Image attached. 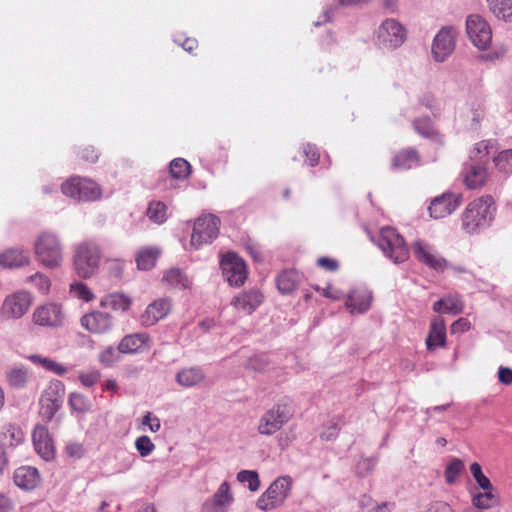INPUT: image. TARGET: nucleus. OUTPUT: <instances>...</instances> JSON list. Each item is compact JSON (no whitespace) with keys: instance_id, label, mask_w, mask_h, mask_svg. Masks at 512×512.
Returning a JSON list of instances; mask_svg holds the SVG:
<instances>
[{"instance_id":"1","label":"nucleus","mask_w":512,"mask_h":512,"mask_svg":"<svg viewBox=\"0 0 512 512\" xmlns=\"http://www.w3.org/2000/svg\"><path fill=\"white\" fill-rule=\"evenodd\" d=\"M496 211L495 203L490 195L481 196L470 202L461 218L462 228L469 234L488 227Z\"/></svg>"},{"instance_id":"2","label":"nucleus","mask_w":512,"mask_h":512,"mask_svg":"<svg viewBox=\"0 0 512 512\" xmlns=\"http://www.w3.org/2000/svg\"><path fill=\"white\" fill-rule=\"evenodd\" d=\"M99 245L92 240L79 243L74 251V268L81 278L91 277L98 269L101 261Z\"/></svg>"},{"instance_id":"3","label":"nucleus","mask_w":512,"mask_h":512,"mask_svg":"<svg viewBox=\"0 0 512 512\" xmlns=\"http://www.w3.org/2000/svg\"><path fill=\"white\" fill-rule=\"evenodd\" d=\"M37 260L46 268H58L63 262V247L57 235L41 234L34 244Z\"/></svg>"},{"instance_id":"4","label":"nucleus","mask_w":512,"mask_h":512,"mask_svg":"<svg viewBox=\"0 0 512 512\" xmlns=\"http://www.w3.org/2000/svg\"><path fill=\"white\" fill-rule=\"evenodd\" d=\"M378 247L393 263H403L409 258V249L404 238L393 227H384L380 231Z\"/></svg>"},{"instance_id":"5","label":"nucleus","mask_w":512,"mask_h":512,"mask_svg":"<svg viewBox=\"0 0 512 512\" xmlns=\"http://www.w3.org/2000/svg\"><path fill=\"white\" fill-rule=\"evenodd\" d=\"M292 417L293 410L290 403L286 401L278 402L261 416L257 431L261 435L271 436L278 432Z\"/></svg>"},{"instance_id":"6","label":"nucleus","mask_w":512,"mask_h":512,"mask_svg":"<svg viewBox=\"0 0 512 512\" xmlns=\"http://www.w3.org/2000/svg\"><path fill=\"white\" fill-rule=\"evenodd\" d=\"M292 479L281 476L274 480L257 500V507L262 511H270L281 506L290 495Z\"/></svg>"},{"instance_id":"7","label":"nucleus","mask_w":512,"mask_h":512,"mask_svg":"<svg viewBox=\"0 0 512 512\" xmlns=\"http://www.w3.org/2000/svg\"><path fill=\"white\" fill-rule=\"evenodd\" d=\"M407 40V29L394 18L385 19L376 30V43L385 50H395Z\"/></svg>"},{"instance_id":"8","label":"nucleus","mask_w":512,"mask_h":512,"mask_svg":"<svg viewBox=\"0 0 512 512\" xmlns=\"http://www.w3.org/2000/svg\"><path fill=\"white\" fill-rule=\"evenodd\" d=\"M220 219L213 214L199 216L193 227L190 245L194 249H200L203 245L213 242L219 234Z\"/></svg>"},{"instance_id":"9","label":"nucleus","mask_w":512,"mask_h":512,"mask_svg":"<svg viewBox=\"0 0 512 512\" xmlns=\"http://www.w3.org/2000/svg\"><path fill=\"white\" fill-rule=\"evenodd\" d=\"M64 195L78 201L98 200L102 191L100 186L91 179L74 176L69 178L61 186Z\"/></svg>"},{"instance_id":"10","label":"nucleus","mask_w":512,"mask_h":512,"mask_svg":"<svg viewBox=\"0 0 512 512\" xmlns=\"http://www.w3.org/2000/svg\"><path fill=\"white\" fill-rule=\"evenodd\" d=\"M65 395V385L60 380H52L43 391L39 404V414L42 419L49 422L61 408Z\"/></svg>"},{"instance_id":"11","label":"nucleus","mask_w":512,"mask_h":512,"mask_svg":"<svg viewBox=\"0 0 512 512\" xmlns=\"http://www.w3.org/2000/svg\"><path fill=\"white\" fill-rule=\"evenodd\" d=\"M466 31L469 39L480 50L487 49L492 42V30L488 22L480 15L467 17Z\"/></svg>"},{"instance_id":"12","label":"nucleus","mask_w":512,"mask_h":512,"mask_svg":"<svg viewBox=\"0 0 512 512\" xmlns=\"http://www.w3.org/2000/svg\"><path fill=\"white\" fill-rule=\"evenodd\" d=\"M223 276L230 285L239 287L247 278V267L242 258L233 252H228L220 262Z\"/></svg>"},{"instance_id":"13","label":"nucleus","mask_w":512,"mask_h":512,"mask_svg":"<svg viewBox=\"0 0 512 512\" xmlns=\"http://www.w3.org/2000/svg\"><path fill=\"white\" fill-rule=\"evenodd\" d=\"M414 257L425 266L437 271L443 272L448 267L445 258L439 256L435 248L423 240H416L412 244Z\"/></svg>"},{"instance_id":"14","label":"nucleus","mask_w":512,"mask_h":512,"mask_svg":"<svg viewBox=\"0 0 512 512\" xmlns=\"http://www.w3.org/2000/svg\"><path fill=\"white\" fill-rule=\"evenodd\" d=\"M456 31L453 27H443L436 34L432 44V55L437 62L445 61L455 49Z\"/></svg>"},{"instance_id":"15","label":"nucleus","mask_w":512,"mask_h":512,"mask_svg":"<svg viewBox=\"0 0 512 512\" xmlns=\"http://www.w3.org/2000/svg\"><path fill=\"white\" fill-rule=\"evenodd\" d=\"M234 501L230 484L224 481L201 505L200 512H227Z\"/></svg>"},{"instance_id":"16","label":"nucleus","mask_w":512,"mask_h":512,"mask_svg":"<svg viewBox=\"0 0 512 512\" xmlns=\"http://www.w3.org/2000/svg\"><path fill=\"white\" fill-rule=\"evenodd\" d=\"M65 314L62 306L56 303H46L33 312V321L44 327H59L63 325Z\"/></svg>"},{"instance_id":"17","label":"nucleus","mask_w":512,"mask_h":512,"mask_svg":"<svg viewBox=\"0 0 512 512\" xmlns=\"http://www.w3.org/2000/svg\"><path fill=\"white\" fill-rule=\"evenodd\" d=\"M264 295L257 288L239 292L231 300L233 308L243 315H251L263 302Z\"/></svg>"},{"instance_id":"18","label":"nucleus","mask_w":512,"mask_h":512,"mask_svg":"<svg viewBox=\"0 0 512 512\" xmlns=\"http://www.w3.org/2000/svg\"><path fill=\"white\" fill-rule=\"evenodd\" d=\"M32 299L29 293L15 292L7 296L2 305V312L10 318H21L29 309Z\"/></svg>"},{"instance_id":"19","label":"nucleus","mask_w":512,"mask_h":512,"mask_svg":"<svg viewBox=\"0 0 512 512\" xmlns=\"http://www.w3.org/2000/svg\"><path fill=\"white\" fill-rule=\"evenodd\" d=\"M461 203V196L453 193H443L434 198L429 206L430 216L441 219L454 212Z\"/></svg>"},{"instance_id":"20","label":"nucleus","mask_w":512,"mask_h":512,"mask_svg":"<svg viewBox=\"0 0 512 512\" xmlns=\"http://www.w3.org/2000/svg\"><path fill=\"white\" fill-rule=\"evenodd\" d=\"M171 300L159 298L150 303L140 316V322L144 327H151L164 319L171 311Z\"/></svg>"},{"instance_id":"21","label":"nucleus","mask_w":512,"mask_h":512,"mask_svg":"<svg viewBox=\"0 0 512 512\" xmlns=\"http://www.w3.org/2000/svg\"><path fill=\"white\" fill-rule=\"evenodd\" d=\"M80 324L90 333L101 334L112 328L113 319L108 313L93 311L83 315Z\"/></svg>"},{"instance_id":"22","label":"nucleus","mask_w":512,"mask_h":512,"mask_svg":"<svg viewBox=\"0 0 512 512\" xmlns=\"http://www.w3.org/2000/svg\"><path fill=\"white\" fill-rule=\"evenodd\" d=\"M372 300L371 291L364 288L354 289L346 299V307L352 314H363L370 309Z\"/></svg>"},{"instance_id":"23","label":"nucleus","mask_w":512,"mask_h":512,"mask_svg":"<svg viewBox=\"0 0 512 512\" xmlns=\"http://www.w3.org/2000/svg\"><path fill=\"white\" fill-rule=\"evenodd\" d=\"M32 438L36 452L44 460H51L54 457L55 450L47 428L44 426L35 427Z\"/></svg>"},{"instance_id":"24","label":"nucleus","mask_w":512,"mask_h":512,"mask_svg":"<svg viewBox=\"0 0 512 512\" xmlns=\"http://www.w3.org/2000/svg\"><path fill=\"white\" fill-rule=\"evenodd\" d=\"M150 347V336L147 333H134L126 335L118 344L122 354H134Z\"/></svg>"},{"instance_id":"25","label":"nucleus","mask_w":512,"mask_h":512,"mask_svg":"<svg viewBox=\"0 0 512 512\" xmlns=\"http://www.w3.org/2000/svg\"><path fill=\"white\" fill-rule=\"evenodd\" d=\"M463 177L468 188H480L487 180L486 167L483 163H466L463 169Z\"/></svg>"},{"instance_id":"26","label":"nucleus","mask_w":512,"mask_h":512,"mask_svg":"<svg viewBox=\"0 0 512 512\" xmlns=\"http://www.w3.org/2000/svg\"><path fill=\"white\" fill-rule=\"evenodd\" d=\"M446 345V324L444 318L436 316L430 322L429 333L426 339L428 350Z\"/></svg>"},{"instance_id":"27","label":"nucleus","mask_w":512,"mask_h":512,"mask_svg":"<svg viewBox=\"0 0 512 512\" xmlns=\"http://www.w3.org/2000/svg\"><path fill=\"white\" fill-rule=\"evenodd\" d=\"M14 483L23 490L35 489L41 481L39 472L31 466H21L14 471Z\"/></svg>"},{"instance_id":"28","label":"nucleus","mask_w":512,"mask_h":512,"mask_svg":"<svg viewBox=\"0 0 512 512\" xmlns=\"http://www.w3.org/2000/svg\"><path fill=\"white\" fill-rule=\"evenodd\" d=\"M420 164V155L414 148H408L399 151L391 162V168L393 170H408L412 169Z\"/></svg>"},{"instance_id":"29","label":"nucleus","mask_w":512,"mask_h":512,"mask_svg":"<svg viewBox=\"0 0 512 512\" xmlns=\"http://www.w3.org/2000/svg\"><path fill=\"white\" fill-rule=\"evenodd\" d=\"M27 251L20 248H9L0 253V265L4 268H18L29 263Z\"/></svg>"},{"instance_id":"30","label":"nucleus","mask_w":512,"mask_h":512,"mask_svg":"<svg viewBox=\"0 0 512 512\" xmlns=\"http://www.w3.org/2000/svg\"><path fill=\"white\" fill-rule=\"evenodd\" d=\"M412 125L416 133L423 138L429 139L435 143H443L442 134L435 128L429 117L416 118L413 120Z\"/></svg>"},{"instance_id":"31","label":"nucleus","mask_w":512,"mask_h":512,"mask_svg":"<svg viewBox=\"0 0 512 512\" xmlns=\"http://www.w3.org/2000/svg\"><path fill=\"white\" fill-rule=\"evenodd\" d=\"M175 379L180 386L190 388L202 383L205 379V373L199 367L183 368L176 374Z\"/></svg>"},{"instance_id":"32","label":"nucleus","mask_w":512,"mask_h":512,"mask_svg":"<svg viewBox=\"0 0 512 512\" xmlns=\"http://www.w3.org/2000/svg\"><path fill=\"white\" fill-rule=\"evenodd\" d=\"M100 305L114 311L126 312L132 305V299L124 293L115 292L105 295L101 299Z\"/></svg>"},{"instance_id":"33","label":"nucleus","mask_w":512,"mask_h":512,"mask_svg":"<svg viewBox=\"0 0 512 512\" xmlns=\"http://www.w3.org/2000/svg\"><path fill=\"white\" fill-rule=\"evenodd\" d=\"M163 283L173 289L184 290L188 289L191 282L187 275L179 268H171L163 274Z\"/></svg>"},{"instance_id":"34","label":"nucleus","mask_w":512,"mask_h":512,"mask_svg":"<svg viewBox=\"0 0 512 512\" xmlns=\"http://www.w3.org/2000/svg\"><path fill=\"white\" fill-rule=\"evenodd\" d=\"M301 281L300 274L295 270H285L277 277V288L283 294L294 291Z\"/></svg>"},{"instance_id":"35","label":"nucleus","mask_w":512,"mask_h":512,"mask_svg":"<svg viewBox=\"0 0 512 512\" xmlns=\"http://www.w3.org/2000/svg\"><path fill=\"white\" fill-rule=\"evenodd\" d=\"M433 310L437 313L459 314L463 311V303L458 297L446 296L433 304Z\"/></svg>"},{"instance_id":"36","label":"nucleus","mask_w":512,"mask_h":512,"mask_svg":"<svg viewBox=\"0 0 512 512\" xmlns=\"http://www.w3.org/2000/svg\"><path fill=\"white\" fill-rule=\"evenodd\" d=\"M28 359L36 364L44 368L46 371L52 372L58 376H63L66 374L69 369L62 363H59L51 358L43 357L41 355L33 354L28 356Z\"/></svg>"},{"instance_id":"37","label":"nucleus","mask_w":512,"mask_h":512,"mask_svg":"<svg viewBox=\"0 0 512 512\" xmlns=\"http://www.w3.org/2000/svg\"><path fill=\"white\" fill-rule=\"evenodd\" d=\"M490 11L498 19L512 21V0H487Z\"/></svg>"},{"instance_id":"38","label":"nucleus","mask_w":512,"mask_h":512,"mask_svg":"<svg viewBox=\"0 0 512 512\" xmlns=\"http://www.w3.org/2000/svg\"><path fill=\"white\" fill-rule=\"evenodd\" d=\"M24 432L22 429L12 423L3 425L1 429V439L8 443L10 447H16L24 441Z\"/></svg>"},{"instance_id":"39","label":"nucleus","mask_w":512,"mask_h":512,"mask_svg":"<svg viewBox=\"0 0 512 512\" xmlns=\"http://www.w3.org/2000/svg\"><path fill=\"white\" fill-rule=\"evenodd\" d=\"M160 255V250L157 248H143L136 256V263L139 269L149 270L153 268Z\"/></svg>"},{"instance_id":"40","label":"nucleus","mask_w":512,"mask_h":512,"mask_svg":"<svg viewBox=\"0 0 512 512\" xmlns=\"http://www.w3.org/2000/svg\"><path fill=\"white\" fill-rule=\"evenodd\" d=\"M494 148L493 140H482L474 145L470 151V160L474 163H483L488 159L491 149Z\"/></svg>"},{"instance_id":"41","label":"nucleus","mask_w":512,"mask_h":512,"mask_svg":"<svg viewBox=\"0 0 512 512\" xmlns=\"http://www.w3.org/2000/svg\"><path fill=\"white\" fill-rule=\"evenodd\" d=\"M190 164L183 158H176L169 166L170 175L174 179L184 180L190 175Z\"/></svg>"},{"instance_id":"42","label":"nucleus","mask_w":512,"mask_h":512,"mask_svg":"<svg viewBox=\"0 0 512 512\" xmlns=\"http://www.w3.org/2000/svg\"><path fill=\"white\" fill-rule=\"evenodd\" d=\"M167 207L163 202L153 201L149 204L147 209L148 218L156 223L162 224L167 219Z\"/></svg>"},{"instance_id":"43","label":"nucleus","mask_w":512,"mask_h":512,"mask_svg":"<svg viewBox=\"0 0 512 512\" xmlns=\"http://www.w3.org/2000/svg\"><path fill=\"white\" fill-rule=\"evenodd\" d=\"M68 404L73 411L81 414L87 413L91 410V402L81 393H71L69 395Z\"/></svg>"},{"instance_id":"44","label":"nucleus","mask_w":512,"mask_h":512,"mask_svg":"<svg viewBox=\"0 0 512 512\" xmlns=\"http://www.w3.org/2000/svg\"><path fill=\"white\" fill-rule=\"evenodd\" d=\"M497 170L504 174L512 173V149L501 151L493 158Z\"/></svg>"},{"instance_id":"45","label":"nucleus","mask_w":512,"mask_h":512,"mask_svg":"<svg viewBox=\"0 0 512 512\" xmlns=\"http://www.w3.org/2000/svg\"><path fill=\"white\" fill-rule=\"evenodd\" d=\"M120 354L122 353L119 352L118 347L114 348L113 346H108L100 351L98 361L105 367H112L120 360Z\"/></svg>"},{"instance_id":"46","label":"nucleus","mask_w":512,"mask_h":512,"mask_svg":"<svg viewBox=\"0 0 512 512\" xmlns=\"http://www.w3.org/2000/svg\"><path fill=\"white\" fill-rule=\"evenodd\" d=\"M496 502L497 498L492 490H484V492H480L472 498L473 505L479 509H488L495 505Z\"/></svg>"},{"instance_id":"47","label":"nucleus","mask_w":512,"mask_h":512,"mask_svg":"<svg viewBox=\"0 0 512 512\" xmlns=\"http://www.w3.org/2000/svg\"><path fill=\"white\" fill-rule=\"evenodd\" d=\"M237 480L240 483H247L248 489L252 492L260 488L259 475L254 470H242L237 474Z\"/></svg>"},{"instance_id":"48","label":"nucleus","mask_w":512,"mask_h":512,"mask_svg":"<svg viewBox=\"0 0 512 512\" xmlns=\"http://www.w3.org/2000/svg\"><path fill=\"white\" fill-rule=\"evenodd\" d=\"M464 469V463L458 458H454L447 466L444 472L445 480L448 484H454L457 477Z\"/></svg>"},{"instance_id":"49","label":"nucleus","mask_w":512,"mask_h":512,"mask_svg":"<svg viewBox=\"0 0 512 512\" xmlns=\"http://www.w3.org/2000/svg\"><path fill=\"white\" fill-rule=\"evenodd\" d=\"M7 380L10 386L15 388L24 387L27 382V371L24 368H14L7 374Z\"/></svg>"},{"instance_id":"50","label":"nucleus","mask_w":512,"mask_h":512,"mask_svg":"<svg viewBox=\"0 0 512 512\" xmlns=\"http://www.w3.org/2000/svg\"><path fill=\"white\" fill-rule=\"evenodd\" d=\"M470 471L475 481L483 490H493L490 480L483 474L479 463L474 462L470 465Z\"/></svg>"},{"instance_id":"51","label":"nucleus","mask_w":512,"mask_h":512,"mask_svg":"<svg viewBox=\"0 0 512 512\" xmlns=\"http://www.w3.org/2000/svg\"><path fill=\"white\" fill-rule=\"evenodd\" d=\"M135 448L141 457H147L154 451L155 445L148 436L142 435L135 440Z\"/></svg>"},{"instance_id":"52","label":"nucleus","mask_w":512,"mask_h":512,"mask_svg":"<svg viewBox=\"0 0 512 512\" xmlns=\"http://www.w3.org/2000/svg\"><path fill=\"white\" fill-rule=\"evenodd\" d=\"M79 381L85 387H92L96 385L101 379V372L98 369H91L89 371H82L79 373Z\"/></svg>"},{"instance_id":"53","label":"nucleus","mask_w":512,"mask_h":512,"mask_svg":"<svg viewBox=\"0 0 512 512\" xmlns=\"http://www.w3.org/2000/svg\"><path fill=\"white\" fill-rule=\"evenodd\" d=\"M70 292L77 298L89 302L93 299L94 295L87 287L86 284L76 282L70 285Z\"/></svg>"},{"instance_id":"54","label":"nucleus","mask_w":512,"mask_h":512,"mask_svg":"<svg viewBox=\"0 0 512 512\" xmlns=\"http://www.w3.org/2000/svg\"><path fill=\"white\" fill-rule=\"evenodd\" d=\"M28 280L36 286L40 293L46 294L49 292L51 285L50 280L42 273L31 275Z\"/></svg>"},{"instance_id":"55","label":"nucleus","mask_w":512,"mask_h":512,"mask_svg":"<svg viewBox=\"0 0 512 512\" xmlns=\"http://www.w3.org/2000/svg\"><path fill=\"white\" fill-rule=\"evenodd\" d=\"M269 366V361L265 355H256L247 362V367L254 371H265Z\"/></svg>"},{"instance_id":"56","label":"nucleus","mask_w":512,"mask_h":512,"mask_svg":"<svg viewBox=\"0 0 512 512\" xmlns=\"http://www.w3.org/2000/svg\"><path fill=\"white\" fill-rule=\"evenodd\" d=\"M66 453L75 459H80L85 455V448L79 442H70L65 447Z\"/></svg>"},{"instance_id":"57","label":"nucleus","mask_w":512,"mask_h":512,"mask_svg":"<svg viewBox=\"0 0 512 512\" xmlns=\"http://www.w3.org/2000/svg\"><path fill=\"white\" fill-rule=\"evenodd\" d=\"M304 154L307 157V160L309 162V165L314 167L318 164L320 154L318 149L311 144H307L304 146Z\"/></svg>"},{"instance_id":"58","label":"nucleus","mask_w":512,"mask_h":512,"mask_svg":"<svg viewBox=\"0 0 512 512\" xmlns=\"http://www.w3.org/2000/svg\"><path fill=\"white\" fill-rule=\"evenodd\" d=\"M425 512H453V509L444 501H433L428 504Z\"/></svg>"},{"instance_id":"59","label":"nucleus","mask_w":512,"mask_h":512,"mask_svg":"<svg viewBox=\"0 0 512 512\" xmlns=\"http://www.w3.org/2000/svg\"><path fill=\"white\" fill-rule=\"evenodd\" d=\"M143 424L148 425L151 432H158L161 428L159 418L153 416L151 412H147L143 417Z\"/></svg>"},{"instance_id":"60","label":"nucleus","mask_w":512,"mask_h":512,"mask_svg":"<svg viewBox=\"0 0 512 512\" xmlns=\"http://www.w3.org/2000/svg\"><path fill=\"white\" fill-rule=\"evenodd\" d=\"M79 156L81 159L90 163H95L98 160V153L92 146H86L82 148L79 151Z\"/></svg>"},{"instance_id":"61","label":"nucleus","mask_w":512,"mask_h":512,"mask_svg":"<svg viewBox=\"0 0 512 512\" xmlns=\"http://www.w3.org/2000/svg\"><path fill=\"white\" fill-rule=\"evenodd\" d=\"M470 329V322L466 318H459L451 325V333H463Z\"/></svg>"},{"instance_id":"62","label":"nucleus","mask_w":512,"mask_h":512,"mask_svg":"<svg viewBox=\"0 0 512 512\" xmlns=\"http://www.w3.org/2000/svg\"><path fill=\"white\" fill-rule=\"evenodd\" d=\"M317 264L318 266L331 272L336 271L339 268V263L336 260L328 257H320L317 260Z\"/></svg>"},{"instance_id":"63","label":"nucleus","mask_w":512,"mask_h":512,"mask_svg":"<svg viewBox=\"0 0 512 512\" xmlns=\"http://www.w3.org/2000/svg\"><path fill=\"white\" fill-rule=\"evenodd\" d=\"M498 380L505 385L511 384L512 370L508 367H500L498 370Z\"/></svg>"},{"instance_id":"64","label":"nucleus","mask_w":512,"mask_h":512,"mask_svg":"<svg viewBox=\"0 0 512 512\" xmlns=\"http://www.w3.org/2000/svg\"><path fill=\"white\" fill-rule=\"evenodd\" d=\"M339 432V427L337 424H332L327 428L326 431L321 433V438L323 440L329 441L332 438L336 437Z\"/></svg>"}]
</instances>
